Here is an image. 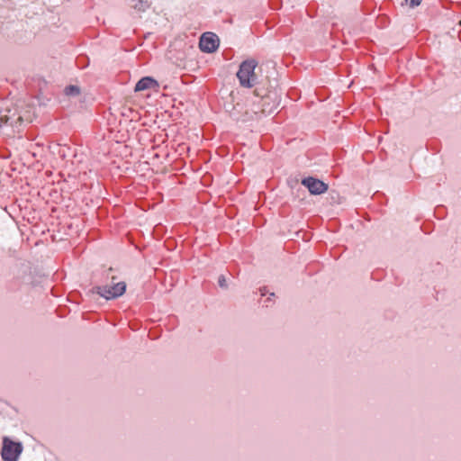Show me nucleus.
<instances>
[{"label": "nucleus", "instance_id": "obj_1", "mask_svg": "<svg viewBox=\"0 0 461 461\" xmlns=\"http://www.w3.org/2000/svg\"><path fill=\"white\" fill-rule=\"evenodd\" d=\"M257 67L258 63L254 59L245 60L240 64V69L237 73V77L242 86L252 87L257 83Z\"/></svg>", "mask_w": 461, "mask_h": 461}, {"label": "nucleus", "instance_id": "obj_2", "mask_svg": "<svg viewBox=\"0 0 461 461\" xmlns=\"http://www.w3.org/2000/svg\"><path fill=\"white\" fill-rule=\"evenodd\" d=\"M115 276H112V285L96 286L93 288V292L105 298L106 300L115 299L122 296L126 290L124 282H115Z\"/></svg>", "mask_w": 461, "mask_h": 461}, {"label": "nucleus", "instance_id": "obj_3", "mask_svg": "<svg viewBox=\"0 0 461 461\" xmlns=\"http://www.w3.org/2000/svg\"><path fill=\"white\" fill-rule=\"evenodd\" d=\"M23 451V446L19 442H14L9 438H3L2 457L5 461H18L19 456Z\"/></svg>", "mask_w": 461, "mask_h": 461}, {"label": "nucleus", "instance_id": "obj_4", "mask_svg": "<svg viewBox=\"0 0 461 461\" xmlns=\"http://www.w3.org/2000/svg\"><path fill=\"white\" fill-rule=\"evenodd\" d=\"M302 184L312 194H321L328 190L327 184L312 176L303 179Z\"/></svg>", "mask_w": 461, "mask_h": 461}, {"label": "nucleus", "instance_id": "obj_5", "mask_svg": "<svg viewBox=\"0 0 461 461\" xmlns=\"http://www.w3.org/2000/svg\"><path fill=\"white\" fill-rule=\"evenodd\" d=\"M218 39L213 33H204L199 42V47L202 51L211 53L218 48Z\"/></svg>", "mask_w": 461, "mask_h": 461}, {"label": "nucleus", "instance_id": "obj_6", "mask_svg": "<svg viewBox=\"0 0 461 461\" xmlns=\"http://www.w3.org/2000/svg\"><path fill=\"white\" fill-rule=\"evenodd\" d=\"M159 87L158 82L150 77H145L140 79L134 88L135 92H140L147 89H154L158 91Z\"/></svg>", "mask_w": 461, "mask_h": 461}, {"label": "nucleus", "instance_id": "obj_7", "mask_svg": "<svg viewBox=\"0 0 461 461\" xmlns=\"http://www.w3.org/2000/svg\"><path fill=\"white\" fill-rule=\"evenodd\" d=\"M253 114H257L256 111H249V109L244 110V105L240 104H237L234 106L231 115L238 121H248L253 119Z\"/></svg>", "mask_w": 461, "mask_h": 461}, {"label": "nucleus", "instance_id": "obj_8", "mask_svg": "<svg viewBox=\"0 0 461 461\" xmlns=\"http://www.w3.org/2000/svg\"><path fill=\"white\" fill-rule=\"evenodd\" d=\"M10 118L7 114L0 113V133L12 135L14 133V130H9V128L13 127L12 124H9Z\"/></svg>", "mask_w": 461, "mask_h": 461}, {"label": "nucleus", "instance_id": "obj_9", "mask_svg": "<svg viewBox=\"0 0 461 461\" xmlns=\"http://www.w3.org/2000/svg\"><path fill=\"white\" fill-rule=\"evenodd\" d=\"M80 90L77 86H69L65 88V94L67 95H79Z\"/></svg>", "mask_w": 461, "mask_h": 461}, {"label": "nucleus", "instance_id": "obj_10", "mask_svg": "<svg viewBox=\"0 0 461 461\" xmlns=\"http://www.w3.org/2000/svg\"><path fill=\"white\" fill-rule=\"evenodd\" d=\"M218 284L221 287L224 288L226 287V279L223 276H221L218 279Z\"/></svg>", "mask_w": 461, "mask_h": 461}, {"label": "nucleus", "instance_id": "obj_11", "mask_svg": "<svg viewBox=\"0 0 461 461\" xmlns=\"http://www.w3.org/2000/svg\"><path fill=\"white\" fill-rule=\"evenodd\" d=\"M411 6H417L420 4L421 0H409Z\"/></svg>", "mask_w": 461, "mask_h": 461}, {"label": "nucleus", "instance_id": "obj_12", "mask_svg": "<svg viewBox=\"0 0 461 461\" xmlns=\"http://www.w3.org/2000/svg\"><path fill=\"white\" fill-rule=\"evenodd\" d=\"M17 121L21 122L22 121V117L18 116Z\"/></svg>", "mask_w": 461, "mask_h": 461}]
</instances>
